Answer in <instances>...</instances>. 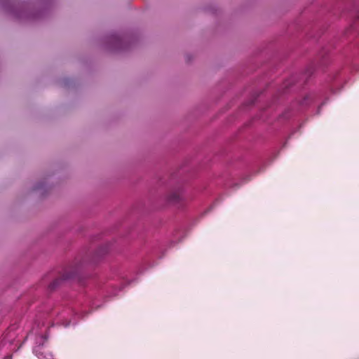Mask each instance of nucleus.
Masks as SVG:
<instances>
[{"mask_svg":"<svg viewBox=\"0 0 359 359\" xmlns=\"http://www.w3.org/2000/svg\"><path fill=\"white\" fill-rule=\"evenodd\" d=\"M109 252V245L99 248L93 255L87 254L66 269L63 273L57 276L50 273L43 278L45 283H48V289L52 292L61 286L64 282L72 280L81 281V272L89 264H96Z\"/></svg>","mask_w":359,"mask_h":359,"instance_id":"1","label":"nucleus"},{"mask_svg":"<svg viewBox=\"0 0 359 359\" xmlns=\"http://www.w3.org/2000/svg\"><path fill=\"white\" fill-rule=\"evenodd\" d=\"M36 7L31 3L18 0H0V5L13 18L22 21H34L44 18L48 0Z\"/></svg>","mask_w":359,"mask_h":359,"instance_id":"2","label":"nucleus"},{"mask_svg":"<svg viewBox=\"0 0 359 359\" xmlns=\"http://www.w3.org/2000/svg\"><path fill=\"white\" fill-rule=\"evenodd\" d=\"M135 41V39L132 34L113 33L104 38V45L109 51L123 52L128 50Z\"/></svg>","mask_w":359,"mask_h":359,"instance_id":"3","label":"nucleus"},{"mask_svg":"<svg viewBox=\"0 0 359 359\" xmlns=\"http://www.w3.org/2000/svg\"><path fill=\"white\" fill-rule=\"evenodd\" d=\"M182 189L178 187L171 189L165 196L167 203L170 204H177L182 200Z\"/></svg>","mask_w":359,"mask_h":359,"instance_id":"4","label":"nucleus"},{"mask_svg":"<svg viewBox=\"0 0 359 359\" xmlns=\"http://www.w3.org/2000/svg\"><path fill=\"white\" fill-rule=\"evenodd\" d=\"M50 189V186L47 184L46 179H43L39 181L33 187V191L39 194V196H43Z\"/></svg>","mask_w":359,"mask_h":359,"instance_id":"5","label":"nucleus"},{"mask_svg":"<svg viewBox=\"0 0 359 359\" xmlns=\"http://www.w3.org/2000/svg\"><path fill=\"white\" fill-rule=\"evenodd\" d=\"M351 18H352L353 23L351 24V29L357 27V23L359 22V6H354L350 13Z\"/></svg>","mask_w":359,"mask_h":359,"instance_id":"6","label":"nucleus"},{"mask_svg":"<svg viewBox=\"0 0 359 359\" xmlns=\"http://www.w3.org/2000/svg\"><path fill=\"white\" fill-rule=\"evenodd\" d=\"M312 101V96L311 95H306L302 100L299 102L302 107H306Z\"/></svg>","mask_w":359,"mask_h":359,"instance_id":"7","label":"nucleus"},{"mask_svg":"<svg viewBox=\"0 0 359 359\" xmlns=\"http://www.w3.org/2000/svg\"><path fill=\"white\" fill-rule=\"evenodd\" d=\"M4 359H12V356L11 355H7L4 358Z\"/></svg>","mask_w":359,"mask_h":359,"instance_id":"8","label":"nucleus"},{"mask_svg":"<svg viewBox=\"0 0 359 359\" xmlns=\"http://www.w3.org/2000/svg\"><path fill=\"white\" fill-rule=\"evenodd\" d=\"M308 72H309V75L312 74V72H310L309 70H308Z\"/></svg>","mask_w":359,"mask_h":359,"instance_id":"9","label":"nucleus"}]
</instances>
